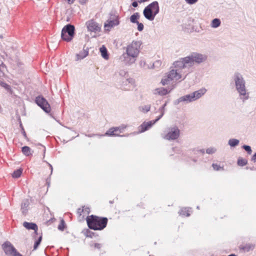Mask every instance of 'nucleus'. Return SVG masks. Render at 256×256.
<instances>
[{
	"label": "nucleus",
	"mask_w": 256,
	"mask_h": 256,
	"mask_svg": "<svg viewBox=\"0 0 256 256\" xmlns=\"http://www.w3.org/2000/svg\"><path fill=\"white\" fill-rule=\"evenodd\" d=\"M188 68L180 58L174 61L168 72L162 78L161 83L163 86L171 82L176 84L184 80L189 73Z\"/></svg>",
	"instance_id": "1"
},
{
	"label": "nucleus",
	"mask_w": 256,
	"mask_h": 256,
	"mask_svg": "<svg viewBox=\"0 0 256 256\" xmlns=\"http://www.w3.org/2000/svg\"><path fill=\"white\" fill-rule=\"evenodd\" d=\"M141 44L138 41H133L126 48V52L121 56L120 60L126 65L134 64L138 56Z\"/></svg>",
	"instance_id": "2"
},
{
	"label": "nucleus",
	"mask_w": 256,
	"mask_h": 256,
	"mask_svg": "<svg viewBox=\"0 0 256 256\" xmlns=\"http://www.w3.org/2000/svg\"><path fill=\"white\" fill-rule=\"evenodd\" d=\"M234 80L238 98L244 102L250 98V92L246 89V81L243 76L240 73H236L234 74Z\"/></svg>",
	"instance_id": "3"
},
{
	"label": "nucleus",
	"mask_w": 256,
	"mask_h": 256,
	"mask_svg": "<svg viewBox=\"0 0 256 256\" xmlns=\"http://www.w3.org/2000/svg\"><path fill=\"white\" fill-rule=\"evenodd\" d=\"M189 69L194 64H200L207 60V56L198 52H192L188 56L180 58Z\"/></svg>",
	"instance_id": "4"
},
{
	"label": "nucleus",
	"mask_w": 256,
	"mask_h": 256,
	"mask_svg": "<svg viewBox=\"0 0 256 256\" xmlns=\"http://www.w3.org/2000/svg\"><path fill=\"white\" fill-rule=\"evenodd\" d=\"M86 222L88 227L94 230H102L105 228L108 223V219L92 215L88 216Z\"/></svg>",
	"instance_id": "5"
},
{
	"label": "nucleus",
	"mask_w": 256,
	"mask_h": 256,
	"mask_svg": "<svg viewBox=\"0 0 256 256\" xmlns=\"http://www.w3.org/2000/svg\"><path fill=\"white\" fill-rule=\"evenodd\" d=\"M120 16L116 12H112L110 14L108 19L105 22L104 29L105 32H109L114 27L118 26L120 24Z\"/></svg>",
	"instance_id": "6"
},
{
	"label": "nucleus",
	"mask_w": 256,
	"mask_h": 256,
	"mask_svg": "<svg viewBox=\"0 0 256 256\" xmlns=\"http://www.w3.org/2000/svg\"><path fill=\"white\" fill-rule=\"evenodd\" d=\"M159 12V6L158 2H154L145 8L143 14L144 17L149 20H153Z\"/></svg>",
	"instance_id": "7"
},
{
	"label": "nucleus",
	"mask_w": 256,
	"mask_h": 256,
	"mask_svg": "<svg viewBox=\"0 0 256 256\" xmlns=\"http://www.w3.org/2000/svg\"><path fill=\"white\" fill-rule=\"evenodd\" d=\"M74 26L71 24L65 26L61 32V38L62 40L70 42L74 38Z\"/></svg>",
	"instance_id": "8"
},
{
	"label": "nucleus",
	"mask_w": 256,
	"mask_h": 256,
	"mask_svg": "<svg viewBox=\"0 0 256 256\" xmlns=\"http://www.w3.org/2000/svg\"><path fill=\"white\" fill-rule=\"evenodd\" d=\"M180 135V130L177 126L168 128L162 135L164 139L173 140L178 139Z\"/></svg>",
	"instance_id": "9"
},
{
	"label": "nucleus",
	"mask_w": 256,
	"mask_h": 256,
	"mask_svg": "<svg viewBox=\"0 0 256 256\" xmlns=\"http://www.w3.org/2000/svg\"><path fill=\"white\" fill-rule=\"evenodd\" d=\"M118 83L120 88L124 90H130L136 86L135 80L130 77L127 78Z\"/></svg>",
	"instance_id": "10"
},
{
	"label": "nucleus",
	"mask_w": 256,
	"mask_h": 256,
	"mask_svg": "<svg viewBox=\"0 0 256 256\" xmlns=\"http://www.w3.org/2000/svg\"><path fill=\"white\" fill-rule=\"evenodd\" d=\"M2 249L6 254L9 256H22L9 242H6L2 244Z\"/></svg>",
	"instance_id": "11"
},
{
	"label": "nucleus",
	"mask_w": 256,
	"mask_h": 256,
	"mask_svg": "<svg viewBox=\"0 0 256 256\" xmlns=\"http://www.w3.org/2000/svg\"><path fill=\"white\" fill-rule=\"evenodd\" d=\"M126 128V126L122 124L118 127H114L110 128L104 134V136H120V134Z\"/></svg>",
	"instance_id": "12"
},
{
	"label": "nucleus",
	"mask_w": 256,
	"mask_h": 256,
	"mask_svg": "<svg viewBox=\"0 0 256 256\" xmlns=\"http://www.w3.org/2000/svg\"><path fill=\"white\" fill-rule=\"evenodd\" d=\"M36 102L44 112H49L50 111V106L46 100L42 96H38L36 98Z\"/></svg>",
	"instance_id": "13"
},
{
	"label": "nucleus",
	"mask_w": 256,
	"mask_h": 256,
	"mask_svg": "<svg viewBox=\"0 0 256 256\" xmlns=\"http://www.w3.org/2000/svg\"><path fill=\"white\" fill-rule=\"evenodd\" d=\"M88 31L94 34L99 33L101 31L100 26L94 20H90L86 23Z\"/></svg>",
	"instance_id": "14"
},
{
	"label": "nucleus",
	"mask_w": 256,
	"mask_h": 256,
	"mask_svg": "<svg viewBox=\"0 0 256 256\" xmlns=\"http://www.w3.org/2000/svg\"><path fill=\"white\" fill-rule=\"evenodd\" d=\"M156 122H158V120H154L149 121L147 122H144L138 127L139 132H143L149 130L152 126L154 125Z\"/></svg>",
	"instance_id": "15"
},
{
	"label": "nucleus",
	"mask_w": 256,
	"mask_h": 256,
	"mask_svg": "<svg viewBox=\"0 0 256 256\" xmlns=\"http://www.w3.org/2000/svg\"><path fill=\"white\" fill-rule=\"evenodd\" d=\"M128 72L125 70H120L114 74L115 78L118 82L128 78Z\"/></svg>",
	"instance_id": "16"
},
{
	"label": "nucleus",
	"mask_w": 256,
	"mask_h": 256,
	"mask_svg": "<svg viewBox=\"0 0 256 256\" xmlns=\"http://www.w3.org/2000/svg\"><path fill=\"white\" fill-rule=\"evenodd\" d=\"M174 86H172L170 88H156L154 90V93L156 94H158L160 96H164L170 92L174 88Z\"/></svg>",
	"instance_id": "17"
},
{
	"label": "nucleus",
	"mask_w": 256,
	"mask_h": 256,
	"mask_svg": "<svg viewBox=\"0 0 256 256\" xmlns=\"http://www.w3.org/2000/svg\"><path fill=\"white\" fill-rule=\"evenodd\" d=\"M178 102H190L195 101L194 98H193L192 93L186 94L183 96H181L178 99Z\"/></svg>",
	"instance_id": "18"
},
{
	"label": "nucleus",
	"mask_w": 256,
	"mask_h": 256,
	"mask_svg": "<svg viewBox=\"0 0 256 256\" xmlns=\"http://www.w3.org/2000/svg\"><path fill=\"white\" fill-rule=\"evenodd\" d=\"M255 244H242L240 246V248L244 252H248L254 249Z\"/></svg>",
	"instance_id": "19"
},
{
	"label": "nucleus",
	"mask_w": 256,
	"mask_h": 256,
	"mask_svg": "<svg viewBox=\"0 0 256 256\" xmlns=\"http://www.w3.org/2000/svg\"><path fill=\"white\" fill-rule=\"evenodd\" d=\"M206 92V88H201L197 91L194 92H192L193 98H194V100H196L201 98Z\"/></svg>",
	"instance_id": "20"
},
{
	"label": "nucleus",
	"mask_w": 256,
	"mask_h": 256,
	"mask_svg": "<svg viewBox=\"0 0 256 256\" xmlns=\"http://www.w3.org/2000/svg\"><path fill=\"white\" fill-rule=\"evenodd\" d=\"M88 54V49H84L76 56V60H79L85 58Z\"/></svg>",
	"instance_id": "21"
},
{
	"label": "nucleus",
	"mask_w": 256,
	"mask_h": 256,
	"mask_svg": "<svg viewBox=\"0 0 256 256\" xmlns=\"http://www.w3.org/2000/svg\"><path fill=\"white\" fill-rule=\"evenodd\" d=\"M23 226L28 230H33L35 232L38 230V226L36 224L32 222H24Z\"/></svg>",
	"instance_id": "22"
},
{
	"label": "nucleus",
	"mask_w": 256,
	"mask_h": 256,
	"mask_svg": "<svg viewBox=\"0 0 256 256\" xmlns=\"http://www.w3.org/2000/svg\"><path fill=\"white\" fill-rule=\"evenodd\" d=\"M100 51L101 54L102 56L105 60H108L109 58V56L108 53V50L104 46H102L100 48Z\"/></svg>",
	"instance_id": "23"
},
{
	"label": "nucleus",
	"mask_w": 256,
	"mask_h": 256,
	"mask_svg": "<svg viewBox=\"0 0 256 256\" xmlns=\"http://www.w3.org/2000/svg\"><path fill=\"white\" fill-rule=\"evenodd\" d=\"M29 206V202L28 200H25L23 201L22 204V210L23 214H26L28 210V206Z\"/></svg>",
	"instance_id": "24"
},
{
	"label": "nucleus",
	"mask_w": 256,
	"mask_h": 256,
	"mask_svg": "<svg viewBox=\"0 0 256 256\" xmlns=\"http://www.w3.org/2000/svg\"><path fill=\"white\" fill-rule=\"evenodd\" d=\"M221 24V22L218 18H214V19L210 24V26L212 28H217L220 26Z\"/></svg>",
	"instance_id": "25"
},
{
	"label": "nucleus",
	"mask_w": 256,
	"mask_h": 256,
	"mask_svg": "<svg viewBox=\"0 0 256 256\" xmlns=\"http://www.w3.org/2000/svg\"><path fill=\"white\" fill-rule=\"evenodd\" d=\"M190 208H182L180 211L179 214H180L183 216H190Z\"/></svg>",
	"instance_id": "26"
},
{
	"label": "nucleus",
	"mask_w": 256,
	"mask_h": 256,
	"mask_svg": "<svg viewBox=\"0 0 256 256\" xmlns=\"http://www.w3.org/2000/svg\"><path fill=\"white\" fill-rule=\"evenodd\" d=\"M140 14L138 12H136L130 16V21L132 23H137L138 22V19L140 18Z\"/></svg>",
	"instance_id": "27"
},
{
	"label": "nucleus",
	"mask_w": 256,
	"mask_h": 256,
	"mask_svg": "<svg viewBox=\"0 0 256 256\" xmlns=\"http://www.w3.org/2000/svg\"><path fill=\"white\" fill-rule=\"evenodd\" d=\"M22 152L26 156H29L32 155L31 149L30 147L24 146L22 148Z\"/></svg>",
	"instance_id": "28"
},
{
	"label": "nucleus",
	"mask_w": 256,
	"mask_h": 256,
	"mask_svg": "<svg viewBox=\"0 0 256 256\" xmlns=\"http://www.w3.org/2000/svg\"><path fill=\"white\" fill-rule=\"evenodd\" d=\"M150 104L142 106H140L138 108L139 110L144 113H146L148 112V111H150Z\"/></svg>",
	"instance_id": "29"
},
{
	"label": "nucleus",
	"mask_w": 256,
	"mask_h": 256,
	"mask_svg": "<svg viewBox=\"0 0 256 256\" xmlns=\"http://www.w3.org/2000/svg\"><path fill=\"white\" fill-rule=\"evenodd\" d=\"M239 142V140L232 138L229 140L228 144L231 147H234L238 144Z\"/></svg>",
	"instance_id": "30"
},
{
	"label": "nucleus",
	"mask_w": 256,
	"mask_h": 256,
	"mask_svg": "<svg viewBox=\"0 0 256 256\" xmlns=\"http://www.w3.org/2000/svg\"><path fill=\"white\" fill-rule=\"evenodd\" d=\"M22 172V170L21 168L16 170L14 172L13 174H12V176L14 178H18L21 176Z\"/></svg>",
	"instance_id": "31"
},
{
	"label": "nucleus",
	"mask_w": 256,
	"mask_h": 256,
	"mask_svg": "<svg viewBox=\"0 0 256 256\" xmlns=\"http://www.w3.org/2000/svg\"><path fill=\"white\" fill-rule=\"evenodd\" d=\"M166 103H165L162 107H160V108H159V111L160 112V115L156 119V120H158V121L164 116V108H165V106H166Z\"/></svg>",
	"instance_id": "32"
},
{
	"label": "nucleus",
	"mask_w": 256,
	"mask_h": 256,
	"mask_svg": "<svg viewBox=\"0 0 256 256\" xmlns=\"http://www.w3.org/2000/svg\"><path fill=\"white\" fill-rule=\"evenodd\" d=\"M247 162V160L242 158H239L238 160V164L240 166H244Z\"/></svg>",
	"instance_id": "33"
},
{
	"label": "nucleus",
	"mask_w": 256,
	"mask_h": 256,
	"mask_svg": "<svg viewBox=\"0 0 256 256\" xmlns=\"http://www.w3.org/2000/svg\"><path fill=\"white\" fill-rule=\"evenodd\" d=\"M216 151V149L214 148L211 147L206 149V152L208 154H212Z\"/></svg>",
	"instance_id": "34"
},
{
	"label": "nucleus",
	"mask_w": 256,
	"mask_h": 256,
	"mask_svg": "<svg viewBox=\"0 0 256 256\" xmlns=\"http://www.w3.org/2000/svg\"><path fill=\"white\" fill-rule=\"evenodd\" d=\"M0 85L7 90H10V86L4 82H0Z\"/></svg>",
	"instance_id": "35"
},
{
	"label": "nucleus",
	"mask_w": 256,
	"mask_h": 256,
	"mask_svg": "<svg viewBox=\"0 0 256 256\" xmlns=\"http://www.w3.org/2000/svg\"><path fill=\"white\" fill-rule=\"evenodd\" d=\"M212 166L213 168L216 170H224L222 167H221L220 166L217 164H213Z\"/></svg>",
	"instance_id": "36"
},
{
	"label": "nucleus",
	"mask_w": 256,
	"mask_h": 256,
	"mask_svg": "<svg viewBox=\"0 0 256 256\" xmlns=\"http://www.w3.org/2000/svg\"><path fill=\"white\" fill-rule=\"evenodd\" d=\"M82 208H83V210H84V212H84V216H85L90 213V210L88 207L83 206Z\"/></svg>",
	"instance_id": "37"
},
{
	"label": "nucleus",
	"mask_w": 256,
	"mask_h": 256,
	"mask_svg": "<svg viewBox=\"0 0 256 256\" xmlns=\"http://www.w3.org/2000/svg\"><path fill=\"white\" fill-rule=\"evenodd\" d=\"M162 62L160 60H158L154 62L153 66L154 68H158L161 66Z\"/></svg>",
	"instance_id": "38"
},
{
	"label": "nucleus",
	"mask_w": 256,
	"mask_h": 256,
	"mask_svg": "<svg viewBox=\"0 0 256 256\" xmlns=\"http://www.w3.org/2000/svg\"><path fill=\"white\" fill-rule=\"evenodd\" d=\"M242 148L248 152V154H251L252 150L250 146H248L244 145Z\"/></svg>",
	"instance_id": "39"
},
{
	"label": "nucleus",
	"mask_w": 256,
	"mask_h": 256,
	"mask_svg": "<svg viewBox=\"0 0 256 256\" xmlns=\"http://www.w3.org/2000/svg\"><path fill=\"white\" fill-rule=\"evenodd\" d=\"M64 220H62L58 226V229L60 230H64Z\"/></svg>",
	"instance_id": "40"
},
{
	"label": "nucleus",
	"mask_w": 256,
	"mask_h": 256,
	"mask_svg": "<svg viewBox=\"0 0 256 256\" xmlns=\"http://www.w3.org/2000/svg\"><path fill=\"white\" fill-rule=\"evenodd\" d=\"M41 240H42V236H40L38 240L35 242L34 244V250H36L38 246L40 244Z\"/></svg>",
	"instance_id": "41"
},
{
	"label": "nucleus",
	"mask_w": 256,
	"mask_h": 256,
	"mask_svg": "<svg viewBox=\"0 0 256 256\" xmlns=\"http://www.w3.org/2000/svg\"><path fill=\"white\" fill-rule=\"evenodd\" d=\"M138 25V30L140 32H141L144 29V25L142 23H140L138 22L136 23Z\"/></svg>",
	"instance_id": "42"
},
{
	"label": "nucleus",
	"mask_w": 256,
	"mask_h": 256,
	"mask_svg": "<svg viewBox=\"0 0 256 256\" xmlns=\"http://www.w3.org/2000/svg\"><path fill=\"white\" fill-rule=\"evenodd\" d=\"M186 2L189 4H196L198 0H185Z\"/></svg>",
	"instance_id": "43"
},
{
	"label": "nucleus",
	"mask_w": 256,
	"mask_h": 256,
	"mask_svg": "<svg viewBox=\"0 0 256 256\" xmlns=\"http://www.w3.org/2000/svg\"><path fill=\"white\" fill-rule=\"evenodd\" d=\"M84 210H83V208H78V212H77L78 214L80 216H83V217H84V212H84Z\"/></svg>",
	"instance_id": "44"
},
{
	"label": "nucleus",
	"mask_w": 256,
	"mask_h": 256,
	"mask_svg": "<svg viewBox=\"0 0 256 256\" xmlns=\"http://www.w3.org/2000/svg\"><path fill=\"white\" fill-rule=\"evenodd\" d=\"M194 152L195 154L200 153L202 154H203L204 152V150H194Z\"/></svg>",
	"instance_id": "45"
},
{
	"label": "nucleus",
	"mask_w": 256,
	"mask_h": 256,
	"mask_svg": "<svg viewBox=\"0 0 256 256\" xmlns=\"http://www.w3.org/2000/svg\"><path fill=\"white\" fill-rule=\"evenodd\" d=\"M138 0H134V1L132 3V4L134 8H136L138 6Z\"/></svg>",
	"instance_id": "46"
},
{
	"label": "nucleus",
	"mask_w": 256,
	"mask_h": 256,
	"mask_svg": "<svg viewBox=\"0 0 256 256\" xmlns=\"http://www.w3.org/2000/svg\"><path fill=\"white\" fill-rule=\"evenodd\" d=\"M251 160L254 162H256V152L252 156Z\"/></svg>",
	"instance_id": "47"
},
{
	"label": "nucleus",
	"mask_w": 256,
	"mask_h": 256,
	"mask_svg": "<svg viewBox=\"0 0 256 256\" xmlns=\"http://www.w3.org/2000/svg\"><path fill=\"white\" fill-rule=\"evenodd\" d=\"M146 62L144 60H141L140 62V66L142 67H145Z\"/></svg>",
	"instance_id": "48"
},
{
	"label": "nucleus",
	"mask_w": 256,
	"mask_h": 256,
	"mask_svg": "<svg viewBox=\"0 0 256 256\" xmlns=\"http://www.w3.org/2000/svg\"><path fill=\"white\" fill-rule=\"evenodd\" d=\"M48 166H50V175H51L52 173L53 168H52V166L50 164L48 163Z\"/></svg>",
	"instance_id": "49"
},
{
	"label": "nucleus",
	"mask_w": 256,
	"mask_h": 256,
	"mask_svg": "<svg viewBox=\"0 0 256 256\" xmlns=\"http://www.w3.org/2000/svg\"><path fill=\"white\" fill-rule=\"evenodd\" d=\"M68 4H72L74 2L75 0H66Z\"/></svg>",
	"instance_id": "50"
},
{
	"label": "nucleus",
	"mask_w": 256,
	"mask_h": 256,
	"mask_svg": "<svg viewBox=\"0 0 256 256\" xmlns=\"http://www.w3.org/2000/svg\"><path fill=\"white\" fill-rule=\"evenodd\" d=\"M95 248H101V244H94Z\"/></svg>",
	"instance_id": "51"
},
{
	"label": "nucleus",
	"mask_w": 256,
	"mask_h": 256,
	"mask_svg": "<svg viewBox=\"0 0 256 256\" xmlns=\"http://www.w3.org/2000/svg\"><path fill=\"white\" fill-rule=\"evenodd\" d=\"M46 184H47L48 186H49L50 184V178H48L46 180Z\"/></svg>",
	"instance_id": "52"
},
{
	"label": "nucleus",
	"mask_w": 256,
	"mask_h": 256,
	"mask_svg": "<svg viewBox=\"0 0 256 256\" xmlns=\"http://www.w3.org/2000/svg\"><path fill=\"white\" fill-rule=\"evenodd\" d=\"M2 61L0 60V66H1V65H2Z\"/></svg>",
	"instance_id": "53"
},
{
	"label": "nucleus",
	"mask_w": 256,
	"mask_h": 256,
	"mask_svg": "<svg viewBox=\"0 0 256 256\" xmlns=\"http://www.w3.org/2000/svg\"><path fill=\"white\" fill-rule=\"evenodd\" d=\"M23 134H24V136L25 137L26 136V134L25 132H23Z\"/></svg>",
	"instance_id": "54"
}]
</instances>
